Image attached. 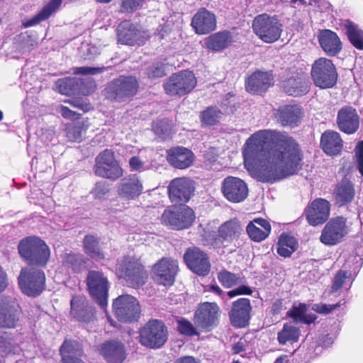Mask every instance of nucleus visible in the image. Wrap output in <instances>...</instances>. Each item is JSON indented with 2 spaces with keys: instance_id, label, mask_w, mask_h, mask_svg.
<instances>
[{
  "instance_id": "nucleus-1",
  "label": "nucleus",
  "mask_w": 363,
  "mask_h": 363,
  "mask_svg": "<svg viewBox=\"0 0 363 363\" xmlns=\"http://www.w3.org/2000/svg\"><path fill=\"white\" fill-rule=\"evenodd\" d=\"M267 138V131L259 130L247 140L242 149L246 169L256 171L262 182L273 183L297 173L301 169L303 157L296 140L279 134L268 147Z\"/></svg>"
},
{
  "instance_id": "nucleus-2",
  "label": "nucleus",
  "mask_w": 363,
  "mask_h": 363,
  "mask_svg": "<svg viewBox=\"0 0 363 363\" xmlns=\"http://www.w3.org/2000/svg\"><path fill=\"white\" fill-rule=\"evenodd\" d=\"M18 252L28 267L45 268L50 258V249L45 240L28 236L20 240Z\"/></svg>"
},
{
  "instance_id": "nucleus-3",
  "label": "nucleus",
  "mask_w": 363,
  "mask_h": 363,
  "mask_svg": "<svg viewBox=\"0 0 363 363\" xmlns=\"http://www.w3.org/2000/svg\"><path fill=\"white\" fill-rule=\"evenodd\" d=\"M140 90V82L134 75L121 74L108 82L102 94L111 102L127 103L132 101Z\"/></svg>"
},
{
  "instance_id": "nucleus-4",
  "label": "nucleus",
  "mask_w": 363,
  "mask_h": 363,
  "mask_svg": "<svg viewBox=\"0 0 363 363\" xmlns=\"http://www.w3.org/2000/svg\"><path fill=\"white\" fill-rule=\"evenodd\" d=\"M116 274L123 279L129 287L138 289L147 282V272L139 259L135 257L124 256L117 262Z\"/></svg>"
},
{
  "instance_id": "nucleus-5",
  "label": "nucleus",
  "mask_w": 363,
  "mask_h": 363,
  "mask_svg": "<svg viewBox=\"0 0 363 363\" xmlns=\"http://www.w3.org/2000/svg\"><path fill=\"white\" fill-rule=\"evenodd\" d=\"M18 285L23 294L39 296L46 287V277L43 268L22 267L18 277Z\"/></svg>"
},
{
  "instance_id": "nucleus-6",
  "label": "nucleus",
  "mask_w": 363,
  "mask_h": 363,
  "mask_svg": "<svg viewBox=\"0 0 363 363\" xmlns=\"http://www.w3.org/2000/svg\"><path fill=\"white\" fill-rule=\"evenodd\" d=\"M113 314L123 323L137 322L141 315V307L138 300L130 294H122L113 299Z\"/></svg>"
},
{
  "instance_id": "nucleus-7",
  "label": "nucleus",
  "mask_w": 363,
  "mask_h": 363,
  "mask_svg": "<svg viewBox=\"0 0 363 363\" xmlns=\"http://www.w3.org/2000/svg\"><path fill=\"white\" fill-rule=\"evenodd\" d=\"M311 77L315 86L321 89L334 86L337 80V72L331 60L320 57L312 65Z\"/></svg>"
},
{
  "instance_id": "nucleus-8",
  "label": "nucleus",
  "mask_w": 363,
  "mask_h": 363,
  "mask_svg": "<svg viewBox=\"0 0 363 363\" xmlns=\"http://www.w3.org/2000/svg\"><path fill=\"white\" fill-rule=\"evenodd\" d=\"M196 84L194 74L189 70H183L170 76L163 83V88L169 96H181L190 93Z\"/></svg>"
},
{
  "instance_id": "nucleus-9",
  "label": "nucleus",
  "mask_w": 363,
  "mask_h": 363,
  "mask_svg": "<svg viewBox=\"0 0 363 363\" xmlns=\"http://www.w3.org/2000/svg\"><path fill=\"white\" fill-rule=\"evenodd\" d=\"M86 284L89 295L101 308L108 303L109 282L102 272L91 270L88 272Z\"/></svg>"
},
{
  "instance_id": "nucleus-10",
  "label": "nucleus",
  "mask_w": 363,
  "mask_h": 363,
  "mask_svg": "<svg viewBox=\"0 0 363 363\" xmlns=\"http://www.w3.org/2000/svg\"><path fill=\"white\" fill-rule=\"evenodd\" d=\"M94 172L98 177L113 180L121 178L123 174L122 168L115 158L113 151L109 149L104 150L97 155Z\"/></svg>"
},
{
  "instance_id": "nucleus-11",
  "label": "nucleus",
  "mask_w": 363,
  "mask_h": 363,
  "mask_svg": "<svg viewBox=\"0 0 363 363\" xmlns=\"http://www.w3.org/2000/svg\"><path fill=\"white\" fill-rule=\"evenodd\" d=\"M255 33L267 43L277 40L281 33V25L277 18L267 14L259 15L255 18L252 23Z\"/></svg>"
},
{
  "instance_id": "nucleus-12",
  "label": "nucleus",
  "mask_w": 363,
  "mask_h": 363,
  "mask_svg": "<svg viewBox=\"0 0 363 363\" xmlns=\"http://www.w3.org/2000/svg\"><path fill=\"white\" fill-rule=\"evenodd\" d=\"M220 313V309L216 303L204 302L196 310L194 322L197 328L211 331L218 325Z\"/></svg>"
},
{
  "instance_id": "nucleus-13",
  "label": "nucleus",
  "mask_w": 363,
  "mask_h": 363,
  "mask_svg": "<svg viewBox=\"0 0 363 363\" xmlns=\"http://www.w3.org/2000/svg\"><path fill=\"white\" fill-rule=\"evenodd\" d=\"M346 223L347 219L342 216L330 219L322 230L320 241L328 246L341 242L348 233Z\"/></svg>"
},
{
  "instance_id": "nucleus-14",
  "label": "nucleus",
  "mask_w": 363,
  "mask_h": 363,
  "mask_svg": "<svg viewBox=\"0 0 363 363\" xmlns=\"http://www.w3.org/2000/svg\"><path fill=\"white\" fill-rule=\"evenodd\" d=\"M21 314L19 304L12 298L0 296V328H14Z\"/></svg>"
},
{
  "instance_id": "nucleus-15",
  "label": "nucleus",
  "mask_w": 363,
  "mask_h": 363,
  "mask_svg": "<svg viewBox=\"0 0 363 363\" xmlns=\"http://www.w3.org/2000/svg\"><path fill=\"white\" fill-rule=\"evenodd\" d=\"M188 268L199 276H206L211 269L207 255L197 247H189L183 256Z\"/></svg>"
},
{
  "instance_id": "nucleus-16",
  "label": "nucleus",
  "mask_w": 363,
  "mask_h": 363,
  "mask_svg": "<svg viewBox=\"0 0 363 363\" xmlns=\"http://www.w3.org/2000/svg\"><path fill=\"white\" fill-rule=\"evenodd\" d=\"M195 187L194 182L187 177L172 179L168 185V194L172 202L186 203L189 201Z\"/></svg>"
},
{
  "instance_id": "nucleus-17",
  "label": "nucleus",
  "mask_w": 363,
  "mask_h": 363,
  "mask_svg": "<svg viewBox=\"0 0 363 363\" xmlns=\"http://www.w3.org/2000/svg\"><path fill=\"white\" fill-rule=\"evenodd\" d=\"M221 191L225 198L233 203L243 201L248 195L247 184L242 179L232 176L223 179Z\"/></svg>"
},
{
  "instance_id": "nucleus-18",
  "label": "nucleus",
  "mask_w": 363,
  "mask_h": 363,
  "mask_svg": "<svg viewBox=\"0 0 363 363\" xmlns=\"http://www.w3.org/2000/svg\"><path fill=\"white\" fill-rule=\"evenodd\" d=\"M118 42L122 45H141L145 42L144 33L130 21L121 22L116 29Z\"/></svg>"
},
{
  "instance_id": "nucleus-19",
  "label": "nucleus",
  "mask_w": 363,
  "mask_h": 363,
  "mask_svg": "<svg viewBox=\"0 0 363 363\" xmlns=\"http://www.w3.org/2000/svg\"><path fill=\"white\" fill-rule=\"evenodd\" d=\"M337 126L347 135L355 133L359 128V116L357 110L350 106H342L337 112Z\"/></svg>"
},
{
  "instance_id": "nucleus-20",
  "label": "nucleus",
  "mask_w": 363,
  "mask_h": 363,
  "mask_svg": "<svg viewBox=\"0 0 363 363\" xmlns=\"http://www.w3.org/2000/svg\"><path fill=\"white\" fill-rule=\"evenodd\" d=\"M330 204L323 199H316L305 211L306 217L311 225L316 226L324 223L330 216Z\"/></svg>"
},
{
  "instance_id": "nucleus-21",
  "label": "nucleus",
  "mask_w": 363,
  "mask_h": 363,
  "mask_svg": "<svg viewBox=\"0 0 363 363\" xmlns=\"http://www.w3.org/2000/svg\"><path fill=\"white\" fill-rule=\"evenodd\" d=\"M97 351L108 363H123L127 356L124 344L116 340L104 342Z\"/></svg>"
},
{
  "instance_id": "nucleus-22",
  "label": "nucleus",
  "mask_w": 363,
  "mask_h": 363,
  "mask_svg": "<svg viewBox=\"0 0 363 363\" xmlns=\"http://www.w3.org/2000/svg\"><path fill=\"white\" fill-rule=\"evenodd\" d=\"M252 306L248 298H241L232 303L229 318L232 325L237 328L245 327L250 318Z\"/></svg>"
},
{
  "instance_id": "nucleus-23",
  "label": "nucleus",
  "mask_w": 363,
  "mask_h": 363,
  "mask_svg": "<svg viewBox=\"0 0 363 363\" xmlns=\"http://www.w3.org/2000/svg\"><path fill=\"white\" fill-rule=\"evenodd\" d=\"M191 26L198 35H206L216 28V17L207 9H200L193 16Z\"/></svg>"
},
{
  "instance_id": "nucleus-24",
  "label": "nucleus",
  "mask_w": 363,
  "mask_h": 363,
  "mask_svg": "<svg viewBox=\"0 0 363 363\" xmlns=\"http://www.w3.org/2000/svg\"><path fill=\"white\" fill-rule=\"evenodd\" d=\"M70 313L79 322L89 323L96 319V309L88 301L74 297L70 302Z\"/></svg>"
},
{
  "instance_id": "nucleus-25",
  "label": "nucleus",
  "mask_w": 363,
  "mask_h": 363,
  "mask_svg": "<svg viewBox=\"0 0 363 363\" xmlns=\"http://www.w3.org/2000/svg\"><path fill=\"white\" fill-rule=\"evenodd\" d=\"M303 116V109L300 106L296 104L280 106L276 113L277 121L281 125L289 126L291 128L298 125Z\"/></svg>"
},
{
  "instance_id": "nucleus-26",
  "label": "nucleus",
  "mask_w": 363,
  "mask_h": 363,
  "mask_svg": "<svg viewBox=\"0 0 363 363\" xmlns=\"http://www.w3.org/2000/svg\"><path fill=\"white\" fill-rule=\"evenodd\" d=\"M273 84V77L269 72L256 71L245 80L246 90L251 94L266 91Z\"/></svg>"
},
{
  "instance_id": "nucleus-27",
  "label": "nucleus",
  "mask_w": 363,
  "mask_h": 363,
  "mask_svg": "<svg viewBox=\"0 0 363 363\" xmlns=\"http://www.w3.org/2000/svg\"><path fill=\"white\" fill-rule=\"evenodd\" d=\"M167 160L174 168L184 169L194 162V153L184 147H176L167 151Z\"/></svg>"
},
{
  "instance_id": "nucleus-28",
  "label": "nucleus",
  "mask_w": 363,
  "mask_h": 363,
  "mask_svg": "<svg viewBox=\"0 0 363 363\" xmlns=\"http://www.w3.org/2000/svg\"><path fill=\"white\" fill-rule=\"evenodd\" d=\"M281 87L288 95L301 96L308 92L310 83L303 74H296L283 80Z\"/></svg>"
},
{
  "instance_id": "nucleus-29",
  "label": "nucleus",
  "mask_w": 363,
  "mask_h": 363,
  "mask_svg": "<svg viewBox=\"0 0 363 363\" xmlns=\"http://www.w3.org/2000/svg\"><path fill=\"white\" fill-rule=\"evenodd\" d=\"M318 41L328 56H336L342 50V45L340 38L336 33L330 30L320 31L318 35Z\"/></svg>"
},
{
  "instance_id": "nucleus-30",
  "label": "nucleus",
  "mask_w": 363,
  "mask_h": 363,
  "mask_svg": "<svg viewBox=\"0 0 363 363\" xmlns=\"http://www.w3.org/2000/svg\"><path fill=\"white\" fill-rule=\"evenodd\" d=\"M140 342L147 347H159V320H150L140 330Z\"/></svg>"
},
{
  "instance_id": "nucleus-31",
  "label": "nucleus",
  "mask_w": 363,
  "mask_h": 363,
  "mask_svg": "<svg viewBox=\"0 0 363 363\" xmlns=\"http://www.w3.org/2000/svg\"><path fill=\"white\" fill-rule=\"evenodd\" d=\"M242 232V228L239 220L233 219L226 221L219 227L218 237L215 239V247H218L224 241L232 242Z\"/></svg>"
},
{
  "instance_id": "nucleus-32",
  "label": "nucleus",
  "mask_w": 363,
  "mask_h": 363,
  "mask_svg": "<svg viewBox=\"0 0 363 363\" xmlns=\"http://www.w3.org/2000/svg\"><path fill=\"white\" fill-rule=\"evenodd\" d=\"M233 42V34L228 30L213 33L204 39L205 47L213 52H222Z\"/></svg>"
},
{
  "instance_id": "nucleus-33",
  "label": "nucleus",
  "mask_w": 363,
  "mask_h": 363,
  "mask_svg": "<svg viewBox=\"0 0 363 363\" xmlns=\"http://www.w3.org/2000/svg\"><path fill=\"white\" fill-rule=\"evenodd\" d=\"M270 223L262 218H257L250 221L246 227L250 238L255 242H262L270 234Z\"/></svg>"
},
{
  "instance_id": "nucleus-34",
  "label": "nucleus",
  "mask_w": 363,
  "mask_h": 363,
  "mask_svg": "<svg viewBox=\"0 0 363 363\" xmlns=\"http://www.w3.org/2000/svg\"><path fill=\"white\" fill-rule=\"evenodd\" d=\"M143 191V185L136 174L122 179L118 187V194L128 200L135 199Z\"/></svg>"
},
{
  "instance_id": "nucleus-35",
  "label": "nucleus",
  "mask_w": 363,
  "mask_h": 363,
  "mask_svg": "<svg viewBox=\"0 0 363 363\" xmlns=\"http://www.w3.org/2000/svg\"><path fill=\"white\" fill-rule=\"evenodd\" d=\"M84 252L90 258L101 261L105 259V253L101 245V238L96 234H86L82 240Z\"/></svg>"
},
{
  "instance_id": "nucleus-36",
  "label": "nucleus",
  "mask_w": 363,
  "mask_h": 363,
  "mask_svg": "<svg viewBox=\"0 0 363 363\" xmlns=\"http://www.w3.org/2000/svg\"><path fill=\"white\" fill-rule=\"evenodd\" d=\"M355 195L354 184L348 179L338 183L333 191V198L337 205L342 206L351 203Z\"/></svg>"
},
{
  "instance_id": "nucleus-37",
  "label": "nucleus",
  "mask_w": 363,
  "mask_h": 363,
  "mask_svg": "<svg viewBox=\"0 0 363 363\" xmlns=\"http://www.w3.org/2000/svg\"><path fill=\"white\" fill-rule=\"evenodd\" d=\"M320 146L327 155H336L341 152L343 141L337 132L326 130L321 135Z\"/></svg>"
},
{
  "instance_id": "nucleus-38",
  "label": "nucleus",
  "mask_w": 363,
  "mask_h": 363,
  "mask_svg": "<svg viewBox=\"0 0 363 363\" xmlns=\"http://www.w3.org/2000/svg\"><path fill=\"white\" fill-rule=\"evenodd\" d=\"M178 271L177 260L169 257L160 259V284L164 286L173 285Z\"/></svg>"
},
{
  "instance_id": "nucleus-39",
  "label": "nucleus",
  "mask_w": 363,
  "mask_h": 363,
  "mask_svg": "<svg viewBox=\"0 0 363 363\" xmlns=\"http://www.w3.org/2000/svg\"><path fill=\"white\" fill-rule=\"evenodd\" d=\"M62 0H50L32 18L23 23L25 28L31 27L48 19L61 6Z\"/></svg>"
},
{
  "instance_id": "nucleus-40",
  "label": "nucleus",
  "mask_w": 363,
  "mask_h": 363,
  "mask_svg": "<svg viewBox=\"0 0 363 363\" xmlns=\"http://www.w3.org/2000/svg\"><path fill=\"white\" fill-rule=\"evenodd\" d=\"M342 28L350 43L356 49L363 50V30L350 20L344 21Z\"/></svg>"
},
{
  "instance_id": "nucleus-41",
  "label": "nucleus",
  "mask_w": 363,
  "mask_h": 363,
  "mask_svg": "<svg viewBox=\"0 0 363 363\" xmlns=\"http://www.w3.org/2000/svg\"><path fill=\"white\" fill-rule=\"evenodd\" d=\"M88 259L81 253L70 252L62 256V266L76 273L81 272L86 267Z\"/></svg>"
},
{
  "instance_id": "nucleus-42",
  "label": "nucleus",
  "mask_w": 363,
  "mask_h": 363,
  "mask_svg": "<svg viewBox=\"0 0 363 363\" xmlns=\"http://www.w3.org/2000/svg\"><path fill=\"white\" fill-rule=\"evenodd\" d=\"M301 331L298 328L291 323H285L283 328L277 334V340L280 345L291 344L298 341Z\"/></svg>"
},
{
  "instance_id": "nucleus-43",
  "label": "nucleus",
  "mask_w": 363,
  "mask_h": 363,
  "mask_svg": "<svg viewBox=\"0 0 363 363\" xmlns=\"http://www.w3.org/2000/svg\"><path fill=\"white\" fill-rule=\"evenodd\" d=\"M223 113L216 106H209L200 113L201 126L208 127L216 125L220 123Z\"/></svg>"
},
{
  "instance_id": "nucleus-44",
  "label": "nucleus",
  "mask_w": 363,
  "mask_h": 363,
  "mask_svg": "<svg viewBox=\"0 0 363 363\" xmlns=\"http://www.w3.org/2000/svg\"><path fill=\"white\" fill-rule=\"evenodd\" d=\"M297 248L296 239L291 235L281 234L279 239L277 253L284 257H290Z\"/></svg>"
},
{
  "instance_id": "nucleus-45",
  "label": "nucleus",
  "mask_w": 363,
  "mask_h": 363,
  "mask_svg": "<svg viewBox=\"0 0 363 363\" xmlns=\"http://www.w3.org/2000/svg\"><path fill=\"white\" fill-rule=\"evenodd\" d=\"M306 306L304 303H299L298 306H294L292 309L287 312V315L292 318L296 322H302L310 324L315 320V315H306Z\"/></svg>"
},
{
  "instance_id": "nucleus-46",
  "label": "nucleus",
  "mask_w": 363,
  "mask_h": 363,
  "mask_svg": "<svg viewBox=\"0 0 363 363\" xmlns=\"http://www.w3.org/2000/svg\"><path fill=\"white\" fill-rule=\"evenodd\" d=\"M178 220L181 223L177 230L187 228L191 226L195 219L194 211L186 206H178Z\"/></svg>"
},
{
  "instance_id": "nucleus-47",
  "label": "nucleus",
  "mask_w": 363,
  "mask_h": 363,
  "mask_svg": "<svg viewBox=\"0 0 363 363\" xmlns=\"http://www.w3.org/2000/svg\"><path fill=\"white\" fill-rule=\"evenodd\" d=\"M218 279L225 288H231L242 283V280L238 274L232 273L225 269L218 273Z\"/></svg>"
},
{
  "instance_id": "nucleus-48",
  "label": "nucleus",
  "mask_w": 363,
  "mask_h": 363,
  "mask_svg": "<svg viewBox=\"0 0 363 363\" xmlns=\"http://www.w3.org/2000/svg\"><path fill=\"white\" fill-rule=\"evenodd\" d=\"M86 128L84 122H77L69 125L66 128L67 137L72 142H81L82 133L86 132Z\"/></svg>"
},
{
  "instance_id": "nucleus-49",
  "label": "nucleus",
  "mask_w": 363,
  "mask_h": 363,
  "mask_svg": "<svg viewBox=\"0 0 363 363\" xmlns=\"http://www.w3.org/2000/svg\"><path fill=\"white\" fill-rule=\"evenodd\" d=\"M178 206L168 208L162 213V223L172 229L177 230V227L181 224L178 220Z\"/></svg>"
},
{
  "instance_id": "nucleus-50",
  "label": "nucleus",
  "mask_w": 363,
  "mask_h": 363,
  "mask_svg": "<svg viewBox=\"0 0 363 363\" xmlns=\"http://www.w3.org/2000/svg\"><path fill=\"white\" fill-rule=\"evenodd\" d=\"M77 342L71 340H65L60 347V353L62 356L63 363H66L67 358L79 359L72 356L71 354L74 352Z\"/></svg>"
},
{
  "instance_id": "nucleus-51",
  "label": "nucleus",
  "mask_w": 363,
  "mask_h": 363,
  "mask_svg": "<svg viewBox=\"0 0 363 363\" xmlns=\"http://www.w3.org/2000/svg\"><path fill=\"white\" fill-rule=\"evenodd\" d=\"M109 191L108 184L106 182L101 181L96 183L94 187L91 191V194L94 199L102 200L105 199Z\"/></svg>"
},
{
  "instance_id": "nucleus-52",
  "label": "nucleus",
  "mask_w": 363,
  "mask_h": 363,
  "mask_svg": "<svg viewBox=\"0 0 363 363\" xmlns=\"http://www.w3.org/2000/svg\"><path fill=\"white\" fill-rule=\"evenodd\" d=\"M144 0H121L120 11L123 13H132L143 6Z\"/></svg>"
},
{
  "instance_id": "nucleus-53",
  "label": "nucleus",
  "mask_w": 363,
  "mask_h": 363,
  "mask_svg": "<svg viewBox=\"0 0 363 363\" xmlns=\"http://www.w3.org/2000/svg\"><path fill=\"white\" fill-rule=\"evenodd\" d=\"M178 330L182 335L193 336L199 335L194 325L186 319L182 318L178 320Z\"/></svg>"
},
{
  "instance_id": "nucleus-54",
  "label": "nucleus",
  "mask_w": 363,
  "mask_h": 363,
  "mask_svg": "<svg viewBox=\"0 0 363 363\" xmlns=\"http://www.w3.org/2000/svg\"><path fill=\"white\" fill-rule=\"evenodd\" d=\"M111 67H79L74 69V74L95 75L104 72L105 70L108 69Z\"/></svg>"
},
{
  "instance_id": "nucleus-55",
  "label": "nucleus",
  "mask_w": 363,
  "mask_h": 363,
  "mask_svg": "<svg viewBox=\"0 0 363 363\" xmlns=\"http://www.w3.org/2000/svg\"><path fill=\"white\" fill-rule=\"evenodd\" d=\"M357 169L363 177V140L358 142L354 149Z\"/></svg>"
},
{
  "instance_id": "nucleus-56",
  "label": "nucleus",
  "mask_w": 363,
  "mask_h": 363,
  "mask_svg": "<svg viewBox=\"0 0 363 363\" xmlns=\"http://www.w3.org/2000/svg\"><path fill=\"white\" fill-rule=\"evenodd\" d=\"M340 304H332V305H326L324 303H318L314 304L312 307V309L315 312L321 314H328L331 313L334 309L339 307Z\"/></svg>"
},
{
  "instance_id": "nucleus-57",
  "label": "nucleus",
  "mask_w": 363,
  "mask_h": 363,
  "mask_svg": "<svg viewBox=\"0 0 363 363\" xmlns=\"http://www.w3.org/2000/svg\"><path fill=\"white\" fill-rule=\"evenodd\" d=\"M347 277V273L346 272L339 271L334 278L332 291H335L340 289L342 286V284Z\"/></svg>"
},
{
  "instance_id": "nucleus-58",
  "label": "nucleus",
  "mask_w": 363,
  "mask_h": 363,
  "mask_svg": "<svg viewBox=\"0 0 363 363\" xmlns=\"http://www.w3.org/2000/svg\"><path fill=\"white\" fill-rule=\"evenodd\" d=\"M65 102L68 103L74 108L82 110L84 112H87L90 109V104L80 99H68L65 101Z\"/></svg>"
},
{
  "instance_id": "nucleus-59",
  "label": "nucleus",
  "mask_w": 363,
  "mask_h": 363,
  "mask_svg": "<svg viewBox=\"0 0 363 363\" xmlns=\"http://www.w3.org/2000/svg\"><path fill=\"white\" fill-rule=\"evenodd\" d=\"M60 113L62 116L65 119H71L75 118L76 119H79L81 117V114L71 110L68 107L62 105L60 107Z\"/></svg>"
},
{
  "instance_id": "nucleus-60",
  "label": "nucleus",
  "mask_w": 363,
  "mask_h": 363,
  "mask_svg": "<svg viewBox=\"0 0 363 363\" xmlns=\"http://www.w3.org/2000/svg\"><path fill=\"white\" fill-rule=\"evenodd\" d=\"M129 165L133 171H140L143 168L144 162L138 156L130 157Z\"/></svg>"
},
{
  "instance_id": "nucleus-61",
  "label": "nucleus",
  "mask_w": 363,
  "mask_h": 363,
  "mask_svg": "<svg viewBox=\"0 0 363 363\" xmlns=\"http://www.w3.org/2000/svg\"><path fill=\"white\" fill-rule=\"evenodd\" d=\"M9 286V278L6 271L0 264V294L6 290Z\"/></svg>"
},
{
  "instance_id": "nucleus-62",
  "label": "nucleus",
  "mask_w": 363,
  "mask_h": 363,
  "mask_svg": "<svg viewBox=\"0 0 363 363\" xmlns=\"http://www.w3.org/2000/svg\"><path fill=\"white\" fill-rule=\"evenodd\" d=\"M146 74L149 79H153L157 78L159 77V65L155 64L148 67Z\"/></svg>"
},
{
  "instance_id": "nucleus-63",
  "label": "nucleus",
  "mask_w": 363,
  "mask_h": 363,
  "mask_svg": "<svg viewBox=\"0 0 363 363\" xmlns=\"http://www.w3.org/2000/svg\"><path fill=\"white\" fill-rule=\"evenodd\" d=\"M284 310V304L282 300H276L272 305L271 312L274 315L280 313Z\"/></svg>"
},
{
  "instance_id": "nucleus-64",
  "label": "nucleus",
  "mask_w": 363,
  "mask_h": 363,
  "mask_svg": "<svg viewBox=\"0 0 363 363\" xmlns=\"http://www.w3.org/2000/svg\"><path fill=\"white\" fill-rule=\"evenodd\" d=\"M174 363H199L195 358L191 356H185L179 358Z\"/></svg>"
}]
</instances>
